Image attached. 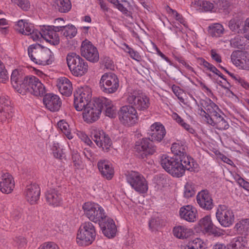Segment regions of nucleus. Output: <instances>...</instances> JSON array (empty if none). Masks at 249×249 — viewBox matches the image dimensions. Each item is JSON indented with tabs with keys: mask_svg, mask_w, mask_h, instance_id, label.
Segmentation results:
<instances>
[{
	"mask_svg": "<svg viewBox=\"0 0 249 249\" xmlns=\"http://www.w3.org/2000/svg\"><path fill=\"white\" fill-rule=\"evenodd\" d=\"M102 62L107 69L113 70L114 69L113 62L109 57L107 56L104 57Z\"/></svg>",
	"mask_w": 249,
	"mask_h": 249,
	"instance_id": "obj_52",
	"label": "nucleus"
},
{
	"mask_svg": "<svg viewBox=\"0 0 249 249\" xmlns=\"http://www.w3.org/2000/svg\"><path fill=\"white\" fill-rule=\"evenodd\" d=\"M173 233L177 238L181 239H186L192 235L193 231L184 226H178L174 228Z\"/></svg>",
	"mask_w": 249,
	"mask_h": 249,
	"instance_id": "obj_34",
	"label": "nucleus"
},
{
	"mask_svg": "<svg viewBox=\"0 0 249 249\" xmlns=\"http://www.w3.org/2000/svg\"><path fill=\"white\" fill-rule=\"evenodd\" d=\"M8 79L7 71L3 63L0 61V82L5 83Z\"/></svg>",
	"mask_w": 249,
	"mask_h": 249,
	"instance_id": "obj_46",
	"label": "nucleus"
},
{
	"mask_svg": "<svg viewBox=\"0 0 249 249\" xmlns=\"http://www.w3.org/2000/svg\"><path fill=\"white\" fill-rule=\"evenodd\" d=\"M160 226L159 218H152L149 222V227L152 230H157Z\"/></svg>",
	"mask_w": 249,
	"mask_h": 249,
	"instance_id": "obj_49",
	"label": "nucleus"
},
{
	"mask_svg": "<svg viewBox=\"0 0 249 249\" xmlns=\"http://www.w3.org/2000/svg\"><path fill=\"white\" fill-rule=\"evenodd\" d=\"M126 179L131 187L140 193H145L148 190V185L145 178L139 173L131 172L126 176Z\"/></svg>",
	"mask_w": 249,
	"mask_h": 249,
	"instance_id": "obj_11",
	"label": "nucleus"
},
{
	"mask_svg": "<svg viewBox=\"0 0 249 249\" xmlns=\"http://www.w3.org/2000/svg\"><path fill=\"white\" fill-rule=\"evenodd\" d=\"M12 2L17 4L22 9L27 11L30 7L28 0H11Z\"/></svg>",
	"mask_w": 249,
	"mask_h": 249,
	"instance_id": "obj_47",
	"label": "nucleus"
},
{
	"mask_svg": "<svg viewBox=\"0 0 249 249\" xmlns=\"http://www.w3.org/2000/svg\"><path fill=\"white\" fill-rule=\"evenodd\" d=\"M249 31V18H247L244 21L243 28L242 29V34H244Z\"/></svg>",
	"mask_w": 249,
	"mask_h": 249,
	"instance_id": "obj_64",
	"label": "nucleus"
},
{
	"mask_svg": "<svg viewBox=\"0 0 249 249\" xmlns=\"http://www.w3.org/2000/svg\"><path fill=\"white\" fill-rule=\"evenodd\" d=\"M181 218L188 222H194L196 219V210L191 205L181 207L179 210Z\"/></svg>",
	"mask_w": 249,
	"mask_h": 249,
	"instance_id": "obj_24",
	"label": "nucleus"
},
{
	"mask_svg": "<svg viewBox=\"0 0 249 249\" xmlns=\"http://www.w3.org/2000/svg\"><path fill=\"white\" fill-rule=\"evenodd\" d=\"M199 60L200 61V65H203L205 68H207V70H209L210 71H211V68L214 67L213 65L208 62L202 58H199Z\"/></svg>",
	"mask_w": 249,
	"mask_h": 249,
	"instance_id": "obj_59",
	"label": "nucleus"
},
{
	"mask_svg": "<svg viewBox=\"0 0 249 249\" xmlns=\"http://www.w3.org/2000/svg\"><path fill=\"white\" fill-rule=\"evenodd\" d=\"M224 231L221 230H217L216 228L213 227L212 229H210L207 232H210L215 237H220L223 235Z\"/></svg>",
	"mask_w": 249,
	"mask_h": 249,
	"instance_id": "obj_58",
	"label": "nucleus"
},
{
	"mask_svg": "<svg viewBox=\"0 0 249 249\" xmlns=\"http://www.w3.org/2000/svg\"><path fill=\"white\" fill-rule=\"evenodd\" d=\"M202 10L204 12L211 11L213 8V4L210 1H202L200 3Z\"/></svg>",
	"mask_w": 249,
	"mask_h": 249,
	"instance_id": "obj_50",
	"label": "nucleus"
},
{
	"mask_svg": "<svg viewBox=\"0 0 249 249\" xmlns=\"http://www.w3.org/2000/svg\"><path fill=\"white\" fill-rule=\"evenodd\" d=\"M201 105L207 111V117L214 118L217 116L220 112V109L213 102L211 99L207 101H203Z\"/></svg>",
	"mask_w": 249,
	"mask_h": 249,
	"instance_id": "obj_25",
	"label": "nucleus"
},
{
	"mask_svg": "<svg viewBox=\"0 0 249 249\" xmlns=\"http://www.w3.org/2000/svg\"><path fill=\"white\" fill-rule=\"evenodd\" d=\"M53 2L55 10L61 13H68L71 8L70 0H53Z\"/></svg>",
	"mask_w": 249,
	"mask_h": 249,
	"instance_id": "obj_32",
	"label": "nucleus"
},
{
	"mask_svg": "<svg viewBox=\"0 0 249 249\" xmlns=\"http://www.w3.org/2000/svg\"><path fill=\"white\" fill-rule=\"evenodd\" d=\"M208 123L220 130H226L229 127L228 122L220 114L214 118L209 119Z\"/></svg>",
	"mask_w": 249,
	"mask_h": 249,
	"instance_id": "obj_30",
	"label": "nucleus"
},
{
	"mask_svg": "<svg viewBox=\"0 0 249 249\" xmlns=\"http://www.w3.org/2000/svg\"><path fill=\"white\" fill-rule=\"evenodd\" d=\"M148 133L151 139L143 138L135 143V150L136 155L139 159L145 160L155 153L157 148L154 144L153 141L160 142L166 134V130L162 124L155 123L150 126V130Z\"/></svg>",
	"mask_w": 249,
	"mask_h": 249,
	"instance_id": "obj_2",
	"label": "nucleus"
},
{
	"mask_svg": "<svg viewBox=\"0 0 249 249\" xmlns=\"http://www.w3.org/2000/svg\"><path fill=\"white\" fill-rule=\"evenodd\" d=\"M198 225L201 229H203L206 232H208L214 225L212 221L211 216L207 215L201 218L198 222Z\"/></svg>",
	"mask_w": 249,
	"mask_h": 249,
	"instance_id": "obj_37",
	"label": "nucleus"
},
{
	"mask_svg": "<svg viewBox=\"0 0 249 249\" xmlns=\"http://www.w3.org/2000/svg\"><path fill=\"white\" fill-rule=\"evenodd\" d=\"M128 53H129L131 57L133 59L138 61L141 59V56L139 54V53L134 50L133 49L129 47L128 48Z\"/></svg>",
	"mask_w": 249,
	"mask_h": 249,
	"instance_id": "obj_55",
	"label": "nucleus"
},
{
	"mask_svg": "<svg viewBox=\"0 0 249 249\" xmlns=\"http://www.w3.org/2000/svg\"><path fill=\"white\" fill-rule=\"evenodd\" d=\"M195 194V184L192 182H187L184 186V196L189 198L194 196Z\"/></svg>",
	"mask_w": 249,
	"mask_h": 249,
	"instance_id": "obj_40",
	"label": "nucleus"
},
{
	"mask_svg": "<svg viewBox=\"0 0 249 249\" xmlns=\"http://www.w3.org/2000/svg\"><path fill=\"white\" fill-rule=\"evenodd\" d=\"M211 53L213 59L214 60L218 63L221 62V56L218 53H217L214 50H212Z\"/></svg>",
	"mask_w": 249,
	"mask_h": 249,
	"instance_id": "obj_61",
	"label": "nucleus"
},
{
	"mask_svg": "<svg viewBox=\"0 0 249 249\" xmlns=\"http://www.w3.org/2000/svg\"><path fill=\"white\" fill-rule=\"evenodd\" d=\"M244 70L249 69V58L244 53L240 57V59L236 65Z\"/></svg>",
	"mask_w": 249,
	"mask_h": 249,
	"instance_id": "obj_45",
	"label": "nucleus"
},
{
	"mask_svg": "<svg viewBox=\"0 0 249 249\" xmlns=\"http://www.w3.org/2000/svg\"><path fill=\"white\" fill-rule=\"evenodd\" d=\"M57 86L61 93L69 96L72 93V85L70 81L67 78L60 79Z\"/></svg>",
	"mask_w": 249,
	"mask_h": 249,
	"instance_id": "obj_33",
	"label": "nucleus"
},
{
	"mask_svg": "<svg viewBox=\"0 0 249 249\" xmlns=\"http://www.w3.org/2000/svg\"><path fill=\"white\" fill-rule=\"evenodd\" d=\"M28 54L31 60L38 65H50L54 60L51 51L38 43L30 45L28 48Z\"/></svg>",
	"mask_w": 249,
	"mask_h": 249,
	"instance_id": "obj_4",
	"label": "nucleus"
},
{
	"mask_svg": "<svg viewBox=\"0 0 249 249\" xmlns=\"http://www.w3.org/2000/svg\"><path fill=\"white\" fill-rule=\"evenodd\" d=\"M15 187V182L12 175L9 173H0V190L3 193L9 194Z\"/></svg>",
	"mask_w": 249,
	"mask_h": 249,
	"instance_id": "obj_19",
	"label": "nucleus"
},
{
	"mask_svg": "<svg viewBox=\"0 0 249 249\" xmlns=\"http://www.w3.org/2000/svg\"><path fill=\"white\" fill-rule=\"evenodd\" d=\"M99 224L103 233L106 236L109 238L115 236L117 231V228L112 219L106 216V218L101 221Z\"/></svg>",
	"mask_w": 249,
	"mask_h": 249,
	"instance_id": "obj_21",
	"label": "nucleus"
},
{
	"mask_svg": "<svg viewBox=\"0 0 249 249\" xmlns=\"http://www.w3.org/2000/svg\"><path fill=\"white\" fill-rule=\"evenodd\" d=\"M234 229L238 234L248 235L249 233V218L240 220L235 224Z\"/></svg>",
	"mask_w": 249,
	"mask_h": 249,
	"instance_id": "obj_35",
	"label": "nucleus"
},
{
	"mask_svg": "<svg viewBox=\"0 0 249 249\" xmlns=\"http://www.w3.org/2000/svg\"><path fill=\"white\" fill-rule=\"evenodd\" d=\"M227 246L224 243L217 242L213 246V249H227Z\"/></svg>",
	"mask_w": 249,
	"mask_h": 249,
	"instance_id": "obj_63",
	"label": "nucleus"
},
{
	"mask_svg": "<svg viewBox=\"0 0 249 249\" xmlns=\"http://www.w3.org/2000/svg\"><path fill=\"white\" fill-rule=\"evenodd\" d=\"M24 29L25 33L23 35L28 36H29L32 33L33 30H34V26L31 24H29L28 23H26Z\"/></svg>",
	"mask_w": 249,
	"mask_h": 249,
	"instance_id": "obj_60",
	"label": "nucleus"
},
{
	"mask_svg": "<svg viewBox=\"0 0 249 249\" xmlns=\"http://www.w3.org/2000/svg\"><path fill=\"white\" fill-rule=\"evenodd\" d=\"M26 23L24 20H19L17 24L15 25V29L19 33L24 34L25 33L24 27Z\"/></svg>",
	"mask_w": 249,
	"mask_h": 249,
	"instance_id": "obj_51",
	"label": "nucleus"
},
{
	"mask_svg": "<svg viewBox=\"0 0 249 249\" xmlns=\"http://www.w3.org/2000/svg\"><path fill=\"white\" fill-rule=\"evenodd\" d=\"M224 28L219 23H215L209 27V33L214 37L219 36L223 33Z\"/></svg>",
	"mask_w": 249,
	"mask_h": 249,
	"instance_id": "obj_38",
	"label": "nucleus"
},
{
	"mask_svg": "<svg viewBox=\"0 0 249 249\" xmlns=\"http://www.w3.org/2000/svg\"><path fill=\"white\" fill-rule=\"evenodd\" d=\"M101 111L106 108L105 115L110 118H115L116 115V107L112 105L111 101L106 98H100Z\"/></svg>",
	"mask_w": 249,
	"mask_h": 249,
	"instance_id": "obj_31",
	"label": "nucleus"
},
{
	"mask_svg": "<svg viewBox=\"0 0 249 249\" xmlns=\"http://www.w3.org/2000/svg\"><path fill=\"white\" fill-rule=\"evenodd\" d=\"M98 167L102 175L107 178L110 179L114 175V170L107 161L105 160L99 161Z\"/></svg>",
	"mask_w": 249,
	"mask_h": 249,
	"instance_id": "obj_29",
	"label": "nucleus"
},
{
	"mask_svg": "<svg viewBox=\"0 0 249 249\" xmlns=\"http://www.w3.org/2000/svg\"><path fill=\"white\" fill-rule=\"evenodd\" d=\"M171 149L174 154L175 157H178L180 159H185V158H191L187 156V147L182 142L173 143Z\"/></svg>",
	"mask_w": 249,
	"mask_h": 249,
	"instance_id": "obj_28",
	"label": "nucleus"
},
{
	"mask_svg": "<svg viewBox=\"0 0 249 249\" xmlns=\"http://www.w3.org/2000/svg\"><path fill=\"white\" fill-rule=\"evenodd\" d=\"M40 194V190L38 185L31 184L26 186L25 195L27 200L31 204H34L38 201Z\"/></svg>",
	"mask_w": 249,
	"mask_h": 249,
	"instance_id": "obj_22",
	"label": "nucleus"
},
{
	"mask_svg": "<svg viewBox=\"0 0 249 249\" xmlns=\"http://www.w3.org/2000/svg\"><path fill=\"white\" fill-rule=\"evenodd\" d=\"M62 32L64 36L69 38H72L76 36L77 29L74 25H68L66 26Z\"/></svg>",
	"mask_w": 249,
	"mask_h": 249,
	"instance_id": "obj_41",
	"label": "nucleus"
},
{
	"mask_svg": "<svg viewBox=\"0 0 249 249\" xmlns=\"http://www.w3.org/2000/svg\"><path fill=\"white\" fill-rule=\"evenodd\" d=\"M96 236L95 228L93 224L89 221L82 223L77 234V243L80 246L91 244Z\"/></svg>",
	"mask_w": 249,
	"mask_h": 249,
	"instance_id": "obj_6",
	"label": "nucleus"
},
{
	"mask_svg": "<svg viewBox=\"0 0 249 249\" xmlns=\"http://www.w3.org/2000/svg\"><path fill=\"white\" fill-rule=\"evenodd\" d=\"M15 246L18 249H23L25 248L27 245V240L23 236H17L14 239Z\"/></svg>",
	"mask_w": 249,
	"mask_h": 249,
	"instance_id": "obj_44",
	"label": "nucleus"
},
{
	"mask_svg": "<svg viewBox=\"0 0 249 249\" xmlns=\"http://www.w3.org/2000/svg\"><path fill=\"white\" fill-rule=\"evenodd\" d=\"M22 214L18 210H15L12 214V217L14 220L17 221L21 217Z\"/></svg>",
	"mask_w": 249,
	"mask_h": 249,
	"instance_id": "obj_62",
	"label": "nucleus"
},
{
	"mask_svg": "<svg viewBox=\"0 0 249 249\" xmlns=\"http://www.w3.org/2000/svg\"><path fill=\"white\" fill-rule=\"evenodd\" d=\"M85 215L90 221L99 223L106 218L104 209L98 204L91 202H85L82 206Z\"/></svg>",
	"mask_w": 249,
	"mask_h": 249,
	"instance_id": "obj_7",
	"label": "nucleus"
},
{
	"mask_svg": "<svg viewBox=\"0 0 249 249\" xmlns=\"http://www.w3.org/2000/svg\"><path fill=\"white\" fill-rule=\"evenodd\" d=\"M99 84L103 92L106 93H113L119 88V80L115 73L107 72L102 76Z\"/></svg>",
	"mask_w": 249,
	"mask_h": 249,
	"instance_id": "obj_9",
	"label": "nucleus"
},
{
	"mask_svg": "<svg viewBox=\"0 0 249 249\" xmlns=\"http://www.w3.org/2000/svg\"><path fill=\"white\" fill-rule=\"evenodd\" d=\"M216 217L220 225L225 228L231 226L234 221L232 211L224 205H219L216 213Z\"/></svg>",
	"mask_w": 249,
	"mask_h": 249,
	"instance_id": "obj_13",
	"label": "nucleus"
},
{
	"mask_svg": "<svg viewBox=\"0 0 249 249\" xmlns=\"http://www.w3.org/2000/svg\"><path fill=\"white\" fill-rule=\"evenodd\" d=\"M72 160L74 164V165L77 168L81 167L82 161H81L80 159V155L77 154L75 153L72 155Z\"/></svg>",
	"mask_w": 249,
	"mask_h": 249,
	"instance_id": "obj_53",
	"label": "nucleus"
},
{
	"mask_svg": "<svg viewBox=\"0 0 249 249\" xmlns=\"http://www.w3.org/2000/svg\"><path fill=\"white\" fill-rule=\"evenodd\" d=\"M65 21L62 18H58L55 19V25H47L46 28L47 29V31H45L47 34L52 35V37L55 38L58 37L56 33L62 31L63 29L66 27L64 24ZM59 38V37H58Z\"/></svg>",
	"mask_w": 249,
	"mask_h": 249,
	"instance_id": "obj_27",
	"label": "nucleus"
},
{
	"mask_svg": "<svg viewBox=\"0 0 249 249\" xmlns=\"http://www.w3.org/2000/svg\"><path fill=\"white\" fill-rule=\"evenodd\" d=\"M118 115L120 122L125 125H133L138 119L137 111L131 106H124L121 107Z\"/></svg>",
	"mask_w": 249,
	"mask_h": 249,
	"instance_id": "obj_12",
	"label": "nucleus"
},
{
	"mask_svg": "<svg viewBox=\"0 0 249 249\" xmlns=\"http://www.w3.org/2000/svg\"><path fill=\"white\" fill-rule=\"evenodd\" d=\"M80 52L81 55L87 60L93 63L98 61L99 59L98 51L90 41L87 39L84 40L81 46Z\"/></svg>",
	"mask_w": 249,
	"mask_h": 249,
	"instance_id": "obj_15",
	"label": "nucleus"
},
{
	"mask_svg": "<svg viewBox=\"0 0 249 249\" xmlns=\"http://www.w3.org/2000/svg\"><path fill=\"white\" fill-rule=\"evenodd\" d=\"M11 81L13 88L20 94L29 92L37 96L45 93V87L38 78L33 75L24 76L21 71L16 69L11 74Z\"/></svg>",
	"mask_w": 249,
	"mask_h": 249,
	"instance_id": "obj_1",
	"label": "nucleus"
},
{
	"mask_svg": "<svg viewBox=\"0 0 249 249\" xmlns=\"http://www.w3.org/2000/svg\"><path fill=\"white\" fill-rule=\"evenodd\" d=\"M230 43L231 46L234 48L243 49L245 46L244 37L237 36L231 40Z\"/></svg>",
	"mask_w": 249,
	"mask_h": 249,
	"instance_id": "obj_42",
	"label": "nucleus"
},
{
	"mask_svg": "<svg viewBox=\"0 0 249 249\" xmlns=\"http://www.w3.org/2000/svg\"><path fill=\"white\" fill-rule=\"evenodd\" d=\"M243 53L240 51H234L231 54V60L232 63L236 66L238 63L240 57L243 54Z\"/></svg>",
	"mask_w": 249,
	"mask_h": 249,
	"instance_id": "obj_48",
	"label": "nucleus"
},
{
	"mask_svg": "<svg viewBox=\"0 0 249 249\" xmlns=\"http://www.w3.org/2000/svg\"><path fill=\"white\" fill-rule=\"evenodd\" d=\"M244 21L242 19L234 18L229 22V27L232 32L242 34Z\"/></svg>",
	"mask_w": 249,
	"mask_h": 249,
	"instance_id": "obj_36",
	"label": "nucleus"
},
{
	"mask_svg": "<svg viewBox=\"0 0 249 249\" xmlns=\"http://www.w3.org/2000/svg\"><path fill=\"white\" fill-rule=\"evenodd\" d=\"M13 115V107L8 97H0V120L5 121L10 119Z\"/></svg>",
	"mask_w": 249,
	"mask_h": 249,
	"instance_id": "obj_18",
	"label": "nucleus"
},
{
	"mask_svg": "<svg viewBox=\"0 0 249 249\" xmlns=\"http://www.w3.org/2000/svg\"><path fill=\"white\" fill-rule=\"evenodd\" d=\"M57 124L58 127L69 139L72 138L73 137L69 130V125L64 120H61L58 122Z\"/></svg>",
	"mask_w": 249,
	"mask_h": 249,
	"instance_id": "obj_43",
	"label": "nucleus"
},
{
	"mask_svg": "<svg viewBox=\"0 0 249 249\" xmlns=\"http://www.w3.org/2000/svg\"><path fill=\"white\" fill-rule=\"evenodd\" d=\"M66 61L70 70L74 76H81L88 71V65L87 62L75 53H68Z\"/></svg>",
	"mask_w": 249,
	"mask_h": 249,
	"instance_id": "obj_5",
	"label": "nucleus"
},
{
	"mask_svg": "<svg viewBox=\"0 0 249 249\" xmlns=\"http://www.w3.org/2000/svg\"><path fill=\"white\" fill-rule=\"evenodd\" d=\"M128 103L133 107L139 110L147 109L150 105L149 98L142 93L134 91L130 93L127 98Z\"/></svg>",
	"mask_w": 249,
	"mask_h": 249,
	"instance_id": "obj_14",
	"label": "nucleus"
},
{
	"mask_svg": "<svg viewBox=\"0 0 249 249\" xmlns=\"http://www.w3.org/2000/svg\"><path fill=\"white\" fill-rule=\"evenodd\" d=\"M239 185L244 188L245 190L249 191V182L244 180L242 178L239 176L237 179Z\"/></svg>",
	"mask_w": 249,
	"mask_h": 249,
	"instance_id": "obj_57",
	"label": "nucleus"
},
{
	"mask_svg": "<svg viewBox=\"0 0 249 249\" xmlns=\"http://www.w3.org/2000/svg\"><path fill=\"white\" fill-rule=\"evenodd\" d=\"M160 163L166 171L178 178L182 177L186 170L193 172L197 167V164L192 158L180 159L163 155L161 158Z\"/></svg>",
	"mask_w": 249,
	"mask_h": 249,
	"instance_id": "obj_3",
	"label": "nucleus"
},
{
	"mask_svg": "<svg viewBox=\"0 0 249 249\" xmlns=\"http://www.w3.org/2000/svg\"><path fill=\"white\" fill-rule=\"evenodd\" d=\"M243 238L238 237L233 239L227 244V249H243L245 245L243 243Z\"/></svg>",
	"mask_w": 249,
	"mask_h": 249,
	"instance_id": "obj_39",
	"label": "nucleus"
},
{
	"mask_svg": "<svg viewBox=\"0 0 249 249\" xmlns=\"http://www.w3.org/2000/svg\"><path fill=\"white\" fill-rule=\"evenodd\" d=\"M43 103L47 108L53 112L58 111L62 105L59 96L53 93L45 94L43 98Z\"/></svg>",
	"mask_w": 249,
	"mask_h": 249,
	"instance_id": "obj_20",
	"label": "nucleus"
},
{
	"mask_svg": "<svg viewBox=\"0 0 249 249\" xmlns=\"http://www.w3.org/2000/svg\"><path fill=\"white\" fill-rule=\"evenodd\" d=\"M219 76L222 78L224 80H225V85L222 84V82L221 81H219L218 82V84L222 88L229 90L230 88L231 87V85L230 83L227 81L226 78L221 73H219Z\"/></svg>",
	"mask_w": 249,
	"mask_h": 249,
	"instance_id": "obj_56",
	"label": "nucleus"
},
{
	"mask_svg": "<svg viewBox=\"0 0 249 249\" xmlns=\"http://www.w3.org/2000/svg\"><path fill=\"white\" fill-rule=\"evenodd\" d=\"M100 98H95L83 108V117L88 123H92L97 121L101 113Z\"/></svg>",
	"mask_w": 249,
	"mask_h": 249,
	"instance_id": "obj_8",
	"label": "nucleus"
},
{
	"mask_svg": "<svg viewBox=\"0 0 249 249\" xmlns=\"http://www.w3.org/2000/svg\"><path fill=\"white\" fill-rule=\"evenodd\" d=\"M38 249H59V248L53 242H48L41 245Z\"/></svg>",
	"mask_w": 249,
	"mask_h": 249,
	"instance_id": "obj_54",
	"label": "nucleus"
},
{
	"mask_svg": "<svg viewBox=\"0 0 249 249\" xmlns=\"http://www.w3.org/2000/svg\"><path fill=\"white\" fill-rule=\"evenodd\" d=\"M91 137L93 141L99 147L108 150L112 144L111 141L107 135L102 130H94L92 131Z\"/></svg>",
	"mask_w": 249,
	"mask_h": 249,
	"instance_id": "obj_16",
	"label": "nucleus"
},
{
	"mask_svg": "<svg viewBox=\"0 0 249 249\" xmlns=\"http://www.w3.org/2000/svg\"><path fill=\"white\" fill-rule=\"evenodd\" d=\"M196 201L199 207L206 211H210L214 206L212 195L206 189L200 191L196 196Z\"/></svg>",
	"mask_w": 249,
	"mask_h": 249,
	"instance_id": "obj_17",
	"label": "nucleus"
},
{
	"mask_svg": "<svg viewBox=\"0 0 249 249\" xmlns=\"http://www.w3.org/2000/svg\"><path fill=\"white\" fill-rule=\"evenodd\" d=\"M74 106L77 111L83 110L84 107L89 102L91 98V89L87 87L79 88L74 93Z\"/></svg>",
	"mask_w": 249,
	"mask_h": 249,
	"instance_id": "obj_10",
	"label": "nucleus"
},
{
	"mask_svg": "<svg viewBox=\"0 0 249 249\" xmlns=\"http://www.w3.org/2000/svg\"><path fill=\"white\" fill-rule=\"evenodd\" d=\"M46 26L45 25L43 26L42 29L41 33L37 30H33V32L30 35L31 36V37L34 40H36L41 36L51 44H53V45H58L59 43V39L58 38V37L53 38V37H52V35H51V34H47L45 32L47 31V29L46 28Z\"/></svg>",
	"mask_w": 249,
	"mask_h": 249,
	"instance_id": "obj_23",
	"label": "nucleus"
},
{
	"mask_svg": "<svg viewBox=\"0 0 249 249\" xmlns=\"http://www.w3.org/2000/svg\"><path fill=\"white\" fill-rule=\"evenodd\" d=\"M46 199L49 205L54 207L58 206L62 200L61 195L54 189H50L45 194Z\"/></svg>",
	"mask_w": 249,
	"mask_h": 249,
	"instance_id": "obj_26",
	"label": "nucleus"
}]
</instances>
